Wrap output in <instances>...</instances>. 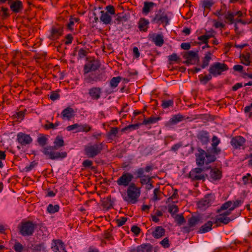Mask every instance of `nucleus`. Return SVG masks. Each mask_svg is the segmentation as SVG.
I'll return each instance as SVG.
<instances>
[{
	"label": "nucleus",
	"mask_w": 252,
	"mask_h": 252,
	"mask_svg": "<svg viewBox=\"0 0 252 252\" xmlns=\"http://www.w3.org/2000/svg\"><path fill=\"white\" fill-rule=\"evenodd\" d=\"M210 137L209 132L204 130H199L196 135L197 143L204 146L209 143Z\"/></svg>",
	"instance_id": "1a4fd4ad"
},
{
	"label": "nucleus",
	"mask_w": 252,
	"mask_h": 252,
	"mask_svg": "<svg viewBox=\"0 0 252 252\" xmlns=\"http://www.w3.org/2000/svg\"><path fill=\"white\" fill-rule=\"evenodd\" d=\"M165 234V229L162 226H158L155 228L152 233V236L156 239H159L164 236Z\"/></svg>",
	"instance_id": "412c9836"
},
{
	"label": "nucleus",
	"mask_w": 252,
	"mask_h": 252,
	"mask_svg": "<svg viewBox=\"0 0 252 252\" xmlns=\"http://www.w3.org/2000/svg\"><path fill=\"white\" fill-rule=\"evenodd\" d=\"M200 222V218L197 216H192L188 219V225L184 227L186 232H189L194 229L195 227Z\"/></svg>",
	"instance_id": "f8f14e48"
},
{
	"label": "nucleus",
	"mask_w": 252,
	"mask_h": 252,
	"mask_svg": "<svg viewBox=\"0 0 252 252\" xmlns=\"http://www.w3.org/2000/svg\"><path fill=\"white\" fill-rule=\"evenodd\" d=\"M212 225L213 222L211 221H208L199 228L198 232L199 233H205L209 232L212 229Z\"/></svg>",
	"instance_id": "bb28decb"
},
{
	"label": "nucleus",
	"mask_w": 252,
	"mask_h": 252,
	"mask_svg": "<svg viewBox=\"0 0 252 252\" xmlns=\"http://www.w3.org/2000/svg\"><path fill=\"white\" fill-rule=\"evenodd\" d=\"M99 66V64L97 62H91L84 65V72L85 73H88L91 71H95L98 69Z\"/></svg>",
	"instance_id": "a211bd4d"
},
{
	"label": "nucleus",
	"mask_w": 252,
	"mask_h": 252,
	"mask_svg": "<svg viewBox=\"0 0 252 252\" xmlns=\"http://www.w3.org/2000/svg\"><path fill=\"white\" fill-rule=\"evenodd\" d=\"M131 231L135 236H137L140 232V228L137 226L133 225L131 228Z\"/></svg>",
	"instance_id": "338daca9"
},
{
	"label": "nucleus",
	"mask_w": 252,
	"mask_h": 252,
	"mask_svg": "<svg viewBox=\"0 0 252 252\" xmlns=\"http://www.w3.org/2000/svg\"><path fill=\"white\" fill-rule=\"evenodd\" d=\"M51 248L52 251L54 252H62L64 250V244L63 242L60 240H54Z\"/></svg>",
	"instance_id": "6ab92c4d"
},
{
	"label": "nucleus",
	"mask_w": 252,
	"mask_h": 252,
	"mask_svg": "<svg viewBox=\"0 0 252 252\" xmlns=\"http://www.w3.org/2000/svg\"><path fill=\"white\" fill-rule=\"evenodd\" d=\"M228 69L227 65L223 63L217 62L211 65L209 68V73L214 76L220 75Z\"/></svg>",
	"instance_id": "0eeeda50"
},
{
	"label": "nucleus",
	"mask_w": 252,
	"mask_h": 252,
	"mask_svg": "<svg viewBox=\"0 0 252 252\" xmlns=\"http://www.w3.org/2000/svg\"><path fill=\"white\" fill-rule=\"evenodd\" d=\"M214 4L212 0H203L202 2V6L204 8V10H210L211 7Z\"/></svg>",
	"instance_id": "79ce46f5"
},
{
	"label": "nucleus",
	"mask_w": 252,
	"mask_h": 252,
	"mask_svg": "<svg viewBox=\"0 0 252 252\" xmlns=\"http://www.w3.org/2000/svg\"><path fill=\"white\" fill-rule=\"evenodd\" d=\"M236 206L235 202L233 203L231 201H227L221 206L220 208L218 210L217 212L220 213L226 211H229L230 214L231 212L235 209Z\"/></svg>",
	"instance_id": "f3484780"
},
{
	"label": "nucleus",
	"mask_w": 252,
	"mask_h": 252,
	"mask_svg": "<svg viewBox=\"0 0 252 252\" xmlns=\"http://www.w3.org/2000/svg\"><path fill=\"white\" fill-rule=\"evenodd\" d=\"M53 146H47L42 150V152L48 158L52 160H55L59 158H63L66 157L67 153L64 152H59Z\"/></svg>",
	"instance_id": "7ed1b4c3"
},
{
	"label": "nucleus",
	"mask_w": 252,
	"mask_h": 252,
	"mask_svg": "<svg viewBox=\"0 0 252 252\" xmlns=\"http://www.w3.org/2000/svg\"><path fill=\"white\" fill-rule=\"evenodd\" d=\"M11 10L15 13H20L23 10V4L20 0L8 2Z\"/></svg>",
	"instance_id": "dca6fc26"
},
{
	"label": "nucleus",
	"mask_w": 252,
	"mask_h": 252,
	"mask_svg": "<svg viewBox=\"0 0 252 252\" xmlns=\"http://www.w3.org/2000/svg\"><path fill=\"white\" fill-rule=\"evenodd\" d=\"M168 208V212L172 215L175 214L178 212V208L177 205L174 204L169 205Z\"/></svg>",
	"instance_id": "5fc2aeb1"
},
{
	"label": "nucleus",
	"mask_w": 252,
	"mask_h": 252,
	"mask_svg": "<svg viewBox=\"0 0 252 252\" xmlns=\"http://www.w3.org/2000/svg\"><path fill=\"white\" fill-rule=\"evenodd\" d=\"M242 183L244 185H247L252 183V176L250 173L246 174L242 177Z\"/></svg>",
	"instance_id": "37998d69"
},
{
	"label": "nucleus",
	"mask_w": 252,
	"mask_h": 252,
	"mask_svg": "<svg viewBox=\"0 0 252 252\" xmlns=\"http://www.w3.org/2000/svg\"><path fill=\"white\" fill-rule=\"evenodd\" d=\"M197 51H190L184 55V58L186 59L185 63L187 64H195L199 62V59Z\"/></svg>",
	"instance_id": "9b49d317"
},
{
	"label": "nucleus",
	"mask_w": 252,
	"mask_h": 252,
	"mask_svg": "<svg viewBox=\"0 0 252 252\" xmlns=\"http://www.w3.org/2000/svg\"><path fill=\"white\" fill-rule=\"evenodd\" d=\"M82 125L75 124L66 127V130L68 131L75 130V132H81Z\"/></svg>",
	"instance_id": "a19ab883"
},
{
	"label": "nucleus",
	"mask_w": 252,
	"mask_h": 252,
	"mask_svg": "<svg viewBox=\"0 0 252 252\" xmlns=\"http://www.w3.org/2000/svg\"><path fill=\"white\" fill-rule=\"evenodd\" d=\"M17 140L21 145L25 146L30 144L32 140L29 135L20 132L17 134Z\"/></svg>",
	"instance_id": "2eb2a0df"
},
{
	"label": "nucleus",
	"mask_w": 252,
	"mask_h": 252,
	"mask_svg": "<svg viewBox=\"0 0 252 252\" xmlns=\"http://www.w3.org/2000/svg\"><path fill=\"white\" fill-rule=\"evenodd\" d=\"M160 119V117H155L151 116L148 119H144V120H143L142 123H141V124L143 125H149V124H154V123H157Z\"/></svg>",
	"instance_id": "7c9ffc66"
},
{
	"label": "nucleus",
	"mask_w": 252,
	"mask_h": 252,
	"mask_svg": "<svg viewBox=\"0 0 252 252\" xmlns=\"http://www.w3.org/2000/svg\"><path fill=\"white\" fill-rule=\"evenodd\" d=\"M149 22L145 18H141L138 22V28L140 31L146 32L148 28Z\"/></svg>",
	"instance_id": "5701e85b"
},
{
	"label": "nucleus",
	"mask_w": 252,
	"mask_h": 252,
	"mask_svg": "<svg viewBox=\"0 0 252 252\" xmlns=\"http://www.w3.org/2000/svg\"><path fill=\"white\" fill-rule=\"evenodd\" d=\"M211 60V53L210 52H209L207 54H206L205 57L203 59L202 63L201 65L202 68H204L208 66Z\"/></svg>",
	"instance_id": "c9c22d12"
},
{
	"label": "nucleus",
	"mask_w": 252,
	"mask_h": 252,
	"mask_svg": "<svg viewBox=\"0 0 252 252\" xmlns=\"http://www.w3.org/2000/svg\"><path fill=\"white\" fill-rule=\"evenodd\" d=\"M153 41L157 46H161L164 43L163 36L162 34H158L153 38Z\"/></svg>",
	"instance_id": "2f4dec72"
},
{
	"label": "nucleus",
	"mask_w": 252,
	"mask_h": 252,
	"mask_svg": "<svg viewBox=\"0 0 252 252\" xmlns=\"http://www.w3.org/2000/svg\"><path fill=\"white\" fill-rule=\"evenodd\" d=\"M206 175L203 168L196 167L192 169L189 172V177L192 181H204Z\"/></svg>",
	"instance_id": "6e6552de"
},
{
	"label": "nucleus",
	"mask_w": 252,
	"mask_h": 252,
	"mask_svg": "<svg viewBox=\"0 0 252 252\" xmlns=\"http://www.w3.org/2000/svg\"><path fill=\"white\" fill-rule=\"evenodd\" d=\"M155 5V4L153 2H144V6L142 8V13L146 15L148 14Z\"/></svg>",
	"instance_id": "c756f323"
},
{
	"label": "nucleus",
	"mask_w": 252,
	"mask_h": 252,
	"mask_svg": "<svg viewBox=\"0 0 252 252\" xmlns=\"http://www.w3.org/2000/svg\"><path fill=\"white\" fill-rule=\"evenodd\" d=\"M63 27L61 25H57L52 28L49 38L53 40L58 39L62 34Z\"/></svg>",
	"instance_id": "ddd939ff"
},
{
	"label": "nucleus",
	"mask_w": 252,
	"mask_h": 252,
	"mask_svg": "<svg viewBox=\"0 0 252 252\" xmlns=\"http://www.w3.org/2000/svg\"><path fill=\"white\" fill-rule=\"evenodd\" d=\"M160 194V190L159 188H156L154 190V196L153 197V200L154 201L158 200L160 199V197L158 196Z\"/></svg>",
	"instance_id": "052dcab7"
},
{
	"label": "nucleus",
	"mask_w": 252,
	"mask_h": 252,
	"mask_svg": "<svg viewBox=\"0 0 252 252\" xmlns=\"http://www.w3.org/2000/svg\"><path fill=\"white\" fill-rule=\"evenodd\" d=\"M195 161L196 165L199 166H202L204 164H208L214 162L216 159L215 156L209 152H205L201 148H197V152L195 154Z\"/></svg>",
	"instance_id": "f257e3e1"
},
{
	"label": "nucleus",
	"mask_w": 252,
	"mask_h": 252,
	"mask_svg": "<svg viewBox=\"0 0 252 252\" xmlns=\"http://www.w3.org/2000/svg\"><path fill=\"white\" fill-rule=\"evenodd\" d=\"M210 175L212 179L220 180L221 177V172L217 168H214L211 170Z\"/></svg>",
	"instance_id": "cd10ccee"
},
{
	"label": "nucleus",
	"mask_w": 252,
	"mask_h": 252,
	"mask_svg": "<svg viewBox=\"0 0 252 252\" xmlns=\"http://www.w3.org/2000/svg\"><path fill=\"white\" fill-rule=\"evenodd\" d=\"M88 54L87 50H85L83 48H81L79 50L78 55L79 58L82 59L86 57Z\"/></svg>",
	"instance_id": "680f3d73"
},
{
	"label": "nucleus",
	"mask_w": 252,
	"mask_h": 252,
	"mask_svg": "<svg viewBox=\"0 0 252 252\" xmlns=\"http://www.w3.org/2000/svg\"><path fill=\"white\" fill-rule=\"evenodd\" d=\"M234 14L231 11H228L227 13L225 15V19L227 22L230 24L233 23L234 21Z\"/></svg>",
	"instance_id": "4d7b16f0"
},
{
	"label": "nucleus",
	"mask_w": 252,
	"mask_h": 252,
	"mask_svg": "<svg viewBox=\"0 0 252 252\" xmlns=\"http://www.w3.org/2000/svg\"><path fill=\"white\" fill-rule=\"evenodd\" d=\"M11 55L12 57L11 63L14 65H16L19 63L21 58V54L19 51L16 50L12 51Z\"/></svg>",
	"instance_id": "a878e982"
},
{
	"label": "nucleus",
	"mask_w": 252,
	"mask_h": 252,
	"mask_svg": "<svg viewBox=\"0 0 252 252\" xmlns=\"http://www.w3.org/2000/svg\"><path fill=\"white\" fill-rule=\"evenodd\" d=\"M119 128L117 127H112L107 134L108 138L109 139L113 140L117 136L118 133Z\"/></svg>",
	"instance_id": "58836bf2"
},
{
	"label": "nucleus",
	"mask_w": 252,
	"mask_h": 252,
	"mask_svg": "<svg viewBox=\"0 0 252 252\" xmlns=\"http://www.w3.org/2000/svg\"><path fill=\"white\" fill-rule=\"evenodd\" d=\"M127 220V218L125 217H122L120 219L116 220V222L118 226L123 225Z\"/></svg>",
	"instance_id": "e2e57ef3"
},
{
	"label": "nucleus",
	"mask_w": 252,
	"mask_h": 252,
	"mask_svg": "<svg viewBox=\"0 0 252 252\" xmlns=\"http://www.w3.org/2000/svg\"><path fill=\"white\" fill-rule=\"evenodd\" d=\"M200 82L203 84H206L207 82L212 79V74L210 73L208 75H206L204 76L202 75L199 76Z\"/></svg>",
	"instance_id": "a18cd8bd"
},
{
	"label": "nucleus",
	"mask_w": 252,
	"mask_h": 252,
	"mask_svg": "<svg viewBox=\"0 0 252 252\" xmlns=\"http://www.w3.org/2000/svg\"><path fill=\"white\" fill-rule=\"evenodd\" d=\"M13 249L16 252H23L24 248L21 243L16 242L13 246Z\"/></svg>",
	"instance_id": "6e6d98bb"
},
{
	"label": "nucleus",
	"mask_w": 252,
	"mask_h": 252,
	"mask_svg": "<svg viewBox=\"0 0 252 252\" xmlns=\"http://www.w3.org/2000/svg\"><path fill=\"white\" fill-rule=\"evenodd\" d=\"M60 98V95L56 92H52L50 96V98L53 101L58 99Z\"/></svg>",
	"instance_id": "774afa93"
},
{
	"label": "nucleus",
	"mask_w": 252,
	"mask_h": 252,
	"mask_svg": "<svg viewBox=\"0 0 252 252\" xmlns=\"http://www.w3.org/2000/svg\"><path fill=\"white\" fill-rule=\"evenodd\" d=\"M211 196L208 195L205 196L204 198L200 200L198 203V206L199 208H205L208 207L211 203Z\"/></svg>",
	"instance_id": "b1692460"
},
{
	"label": "nucleus",
	"mask_w": 252,
	"mask_h": 252,
	"mask_svg": "<svg viewBox=\"0 0 252 252\" xmlns=\"http://www.w3.org/2000/svg\"><path fill=\"white\" fill-rule=\"evenodd\" d=\"M241 63L244 64L248 65L250 64L251 62L250 56L249 53H247L246 55L241 54L239 57Z\"/></svg>",
	"instance_id": "4c0bfd02"
},
{
	"label": "nucleus",
	"mask_w": 252,
	"mask_h": 252,
	"mask_svg": "<svg viewBox=\"0 0 252 252\" xmlns=\"http://www.w3.org/2000/svg\"><path fill=\"white\" fill-rule=\"evenodd\" d=\"M144 169L143 168H138L135 172L136 175V178H139L142 177L144 175Z\"/></svg>",
	"instance_id": "0e129e2a"
},
{
	"label": "nucleus",
	"mask_w": 252,
	"mask_h": 252,
	"mask_svg": "<svg viewBox=\"0 0 252 252\" xmlns=\"http://www.w3.org/2000/svg\"><path fill=\"white\" fill-rule=\"evenodd\" d=\"M133 178V176L132 174L129 172L124 173L116 182L119 186L126 187L129 186Z\"/></svg>",
	"instance_id": "9d476101"
},
{
	"label": "nucleus",
	"mask_w": 252,
	"mask_h": 252,
	"mask_svg": "<svg viewBox=\"0 0 252 252\" xmlns=\"http://www.w3.org/2000/svg\"><path fill=\"white\" fill-rule=\"evenodd\" d=\"M60 206L58 205H53L50 204L48 206L47 211L51 214H54L59 211Z\"/></svg>",
	"instance_id": "c03bdc74"
},
{
	"label": "nucleus",
	"mask_w": 252,
	"mask_h": 252,
	"mask_svg": "<svg viewBox=\"0 0 252 252\" xmlns=\"http://www.w3.org/2000/svg\"><path fill=\"white\" fill-rule=\"evenodd\" d=\"M54 144V145L53 146L57 149H59L61 147H63L64 145V141L63 137L60 136H57L55 139Z\"/></svg>",
	"instance_id": "e433bc0d"
},
{
	"label": "nucleus",
	"mask_w": 252,
	"mask_h": 252,
	"mask_svg": "<svg viewBox=\"0 0 252 252\" xmlns=\"http://www.w3.org/2000/svg\"><path fill=\"white\" fill-rule=\"evenodd\" d=\"M121 77L120 76L115 77L112 78L110 81V84L112 88H116L118 85V84L120 82Z\"/></svg>",
	"instance_id": "49530a36"
},
{
	"label": "nucleus",
	"mask_w": 252,
	"mask_h": 252,
	"mask_svg": "<svg viewBox=\"0 0 252 252\" xmlns=\"http://www.w3.org/2000/svg\"><path fill=\"white\" fill-rule=\"evenodd\" d=\"M160 244L164 248H168L170 247V243L168 237H165L160 242Z\"/></svg>",
	"instance_id": "bf43d9fd"
},
{
	"label": "nucleus",
	"mask_w": 252,
	"mask_h": 252,
	"mask_svg": "<svg viewBox=\"0 0 252 252\" xmlns=\"http://www.w3.org/2000/svg\"><path fill=\"white\" fill-rule=\"evenodd\" d=\"M230 214L229 211H226L223 213H220V215L216 218L215 223H216L217 225H218L219 224L220 225V223L224 224L228 223L231 220L227 216Z\"/></svg>",
	"instance_id": "4468645a"
},
{
	"label": "nucleus",
	"mask_w": 252,
	"mask_h": 252,
	"mask_svg": "<svg viewBox=\"0 0 252 252\" xmlns=\"http://www.w3.org/2000/svg\"><path fill=\"white\" fill-rule=\"evenodd\" d=\"M140 182L142 185L148 184L151 182L152 177L148 175H144L142 177L139 178Z\"/></svg>",
	"instance_id": "603ef678"
},
{
	"label": "nucleus",
	"mask_w": 252,
	"mask_h": 252,
	"mask_svg": "<svg viewBox=\"0 0 252 252\" xmlns=\"http://www.w3.org/2000/svg\"><path fill=\"white\" fill-rule=\"evenodd\" d=\"M142 125L141 124H132V125H129L128 126H127L122 129V132H125L126 131H130L133 130H136L139 127L140 125Z\"/></svg>",
	"instance_id": "ea45409f"
},
{
	"label": "nucleus",
	"mask_w": 252,
	"mask_h": 252,
	"mask_svg": "<svg viewBox=\"0 0 252 252\" xmlns=\"http://www.w3.org/2000/svg\"><path fill=\"white\" fill-rule=\"evenodd\" d=\"M184 117L180 114L175 115L170 119L169 123L171 125H175L183 120Z\"/></svg>",
	"instance_id": "473e14b6"
},
{
	"label": "nucleus",
	"mask_w": 252,
	"mask_h": 252,
	"mask_svg": "<svg viewBox=\"0 0 252 252\" xmlns=\"http://www.w3.org/2000/svg\"><path fill=\"white\" fill-rule=\"evenodd\" d=\"M153 246L149 243L142 244L136 248L137 252H152Z\"/></svg>",
	"instance_id": "4be33fe9"
},
{
	"label": "nucleus",
	"mask_w": 252,
	"mask_h": 252,
	"mask_svg": "<svg viewBox=\"0 0 252 252\" xmlns=\"http://www.w3.org/2000/svg\"><path fill=\"white\" fill-rule=\"evenodd\" d=\"M59 125V123H56L55 124L53 123H49V124H46L45 126V127L47 129H55Z\"/></svg>",
	"instance_id": "69168bd1"
},
{
	"label": "nucleus",
	"mask_w": 252,
	"mask_h": 252,
	"mask_svg": "<svg viewBox=\"0 0 252 252\" xmlns=\"http://www.w3.org/2000/svg\"><path fill=\"white\" fill-rule=\"evenodd\" d=\"M140 193V188L137 187L134 183H131L127 188V195L124 197V199L128 203L135 204L137 202Z\"/></svg>",
	"instance_id": "f03ea898"
},
{
	"label": "nucleus",
	"mask_w": 252,
	"mask_h": 252,
	"mask_svg": "<svg viewBox=\"0 0 252 252\" xmlns=\"http://www.w3.org/2000/svg\"><path fill=\"white\" fill-rule=\"evenodd\" d=\"M173 191L174 192H173V193L172 194V195L168 198V202H173L174 203L177 202V201H174L173 200L177 199L178 198V197H179V195L178 194V190L177 189H174Z\"/></svg>",
	"instance_id": "8fccbe9b"
},
{
	"label": "nucleus",
	"mask_w": 252,
	"mask_h": 252,
	"mask_svg": "<svg viewBox=\"0 0 252 252\" xmlns=\"http://www.w3.org/2000/svg\"><path fill=\"white\" fill-rule=\"evenodd\" d=\"M175 219L179 225H181L185 222V219L182 214L177 215Z\"/></svg>",
	"instance_id": "13d9d810"
},
{
	"label": "nucleus",
	"mask_w": 252,
	"mask_h": 252,
	"mask_svg": "<svg viewBox=\"0 0 252 252\" xmlns=\"http://www.w3.org/2000/svg\"><path fill=\"white\" fill-rule=\"evenodd\" d=\"M104 146L103 143H89L85 146V154L89 158H93L101 153Z\"/></svg>",
	"instance_id": "20e7f679"
},
{
	"label": "nucleus",
	"mask_w": 252,
	"mask_h": 252,
	"mask_svg": "<svg viewBox=\"0 0 252 252\" xmlns=\"http://www.w3.org/2000/svg\"><path fill=\"white\" fill-rule=\"evenodd\" d=\"M8 9L6 7H2L0 11V16L3 19H5L9 16L8 12Z\"/></svg>",
	"instance_id": "3c124183"
},
{
	"label": "nucleus",
	"mask_w": 252,
	"mask_h": 252,
	"mask_svg": "<svg viewBox=\"0 0 252 252\" xmlns=\"http://www.w3.org/2000/svg\"><path fill=\"white\" fill-rule=\"evenodd\" d=\"M246 148V140L242 136H237V150H244Z\"/></svg>",
	"instance_id": "f704fd0d"
},
{
	"label": "nucleus",
	"mask_w": 252,
	"mask_h": 252,
	"mask_svg": "<svg viewBox=\"0 0 252 252\" xmlns=\"http://www.w3.org/2000/svg\"><path fill=\"white\" fill-rule=\"evenodd\" d=\"M101 13L100 20L105 24H110L112 19L111 16L107 12H104V11H101Z\"/></svg>",
	"instance_id": "c85d7f7f"
},
{
	"label": "nucleus",
	"mask_w": 252,
	"mask_h": 252,
	"mask_svg": "<svg viewBox=\"0 0 252 252\" xmlns=\"http://www.w3.org/2000/svg\"><path fill=\"white\" fill-rule=\"evenodd\" d=\"M101 89L99 87H93L89 90V94L94 100L98 99L101 96Z\"/></svg>",
	"instance_id": "aec40b11"
},
{
	"label": "nucleus",
	"mask_w": 252,
	"mask_h": 252,
	"mask_svg": "<svg viewBox=\"0 0 252 252\" xmlns=\"http://www.w3.org/2000/svg\"><path fill=\"white\" fill-rule=\"evenodd\" d=\"M170 19L167 16V14L162 10L159 9L158 13L156 14L154 17L151 20L152 23L157 24L158 25H163L165 27L169 24Z\"/></svg>",
	"instance_id": "423d86ee"
},
{
	"label": "nucleus",
	"mask_w": 252,
	"mask_h": 252,
	"mask_svg": "<svg viewBox=\"0 0 252 252\" xmlns=\"http://www.w3.org/2000/svg\"><path fill=\"white\" fill-rule=\"evenodd\" d=\"M79 21V19L78 18H70L69 19V22L67 25V28L68 30L72 31L73 30V26L75 23H77Z\"/></svg>",
	"instance_id": "09e8293b"
},
{
	"label": "nucleus",
	"mask_w": 252,
	"mask_h": 252,
	"mask_svg": "<svg viewBox=\"0 0 252 252\" xmlns=\"http://www.w3.org/2000/svg\"><path fill=\"white\" fill-rule=\"evenodd\" d=\"M73 109L70 107L64 109L62 113L63 118L70 120L73 116Z\"/></svg>",
	"instance_id": "393cba45"
},
{
	"label": "nucleus",
	"mask_w": 252,
	"mask_h": 252,
	"mask_svg": "<svg viewBox=\"0 0 252 252\" xmlns=\"http://www.w3.org/2000/svg\"><path fill=\"white\" fill-rule=\"evenodd\" d=\"M36 227L37 224L30 220L21 222L18 226L19 232L23 236L32 235Z\"/></svg>",
	"instance_id": "39448f33"
},
{
	"label": "nucleus",
	"mask_w": 252,
	"mask_h": 252,
	"mask_svg": "<svg viewBox=\"0 0 252 252\" xmlns=\"http://www.w3.org/2000/svg\"><path fill=\"white\" fill-rule=\"evenodd\" d=\"M173 105V100L170 99L168 100H162L161 106L164 109L168 108Z\"/></svg>",
	"instance_id": "864d4df0"
},
{
	"label": "nucleus",
	"mask_w": 252,
	"mask_h": 252,
	"mask_svg": "<svg viewBox=\"0 0 252 252\" xmlns=\"http://www.w3.org/2000/svg\"><path fill=\"white\" fill-rule=\"evenodd\" d=\"M37 141L39 145L43 148L46 147L45 146L47 144V136L45 135H41L37 138Z\"/></svg>",
	"instance_id": "72a5a7b5"
},
{
	"label": "nucleus",
	"mask_w": 252,
	"mask_h": 252,
	"mask_svg": "<svg viewBox=\"0 0 252 252\" xmlns=\"http://www.w3.org/2000/svg\"><path fill=\"white\" fill-rule=\"evenodd\" d=\"M220 143V140L212 141V147L213 152L216 154H218L220 152V150L217 147V146Z\"/></svg>",
	"instance_id": "de8ad7c7"
}]
</instances>
